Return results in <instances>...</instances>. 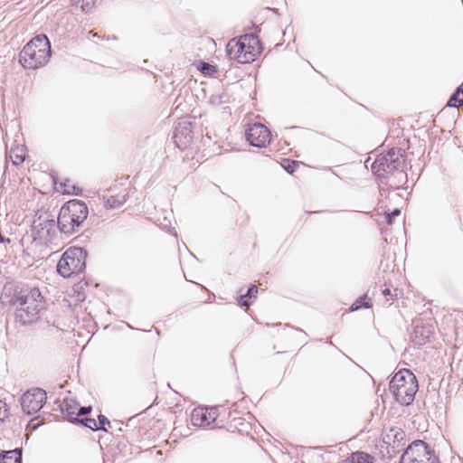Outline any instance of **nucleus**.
Wrapping results in <instances>:
<instances>
[{
	"instance_id": "nucleus-24",
	"label": "nucleus",
	"mask_w": 463,
	"mask_h": 463,
	"mask_svg": "<svg viewBox=\"0 0 463 463\" xmlns=\"http://www.w3.org/2000/svg\"><path fill=\"white\" fill-rule=\"evenodd\" d=\"M76 422L80 423L92 430H99L98 421L93 418H84L81 420L79 419V420Z\"/></svg>"
},
{
	"instance_id": "nucleus-6",
	"label": "nucleus",
	"mask_w": 463,
	"mask_h": 463,
	"mask_svg": "<svg viewBox=\"0 0 463 463\" xmlns=\"http://www.w3.org/2000/svg\"><path fill=\"white\" fill-rule=\"evenodd\" d=\"M86 252L80 247H70L57 264V271L63 278L78 275L85 269Z\"/></svg>"
},
{
	"instance_id": "nucleus-30",
	"label": "nucleus",
	"mask_w": 463,
	"mask_h": 463,
	"mask_svg": "<svg viewBox=\"0 0 463 463\" xmlns=\"http://www.w3.org/2000/svg\"><path fill=\"white\" fill-rule=\"evenodd\" d=\"M401 211L399 209H394L392 213H386V222L389 225L392 224V218L400 215Z\"/></svg>"
},
{
	"instance_id": "nucleus-4",
	"label": "nucleus",
	"mask_w": 463,
	"mask_h": 463,
	"mask_svg": "<svg viewBox=\"0 0 463 463\" xmlns=\"http://www.w3.org/2000/svg\"><path fill=\"white\" fill-rule=\"evenodd\" d=\"M88 213V207L84 202L70 200L59 212L58 227L62 232L71 234L86 220Z\"/></svg>"
},
{
	"instance_id": "nucleus-5",
	"label": "nucleus",
	"mask_w": 463,
	"mask_h": 463,
	"mask_svg": "<svg viewBox=\"0 0 463 463\" xmlns=\"http://www.w3.org/2000/svg\"><path fill=\"white\" fill-rule=\"evenodd\" d=\"M390 391L401 404H411L418 391L416 376L408 369L398 371L390 382Z\"/></svg>"
},
{
	"instance_id": "nucleus-1",
	"label": "nucleus",
	"mask_w": 463,
	"mask_h": 463,
	"mask_svg": "<svg viewBox=\"0 0 463 463\" xmlns=\"http://www.w3.org/2000/svg\"><path fill=\"white\" fill-rule=\"evenodd\" d=\"M3 306H16L14 320L22 326L36 322L45 308V298L38 287L5 286L0 295Z\"/></svg>"
},
{
	"instance_id": "nucleus-19",
	"label": "nucleus",
	"mask_w": 463,
	"mask_h": 463,
	"mask_svg": "<svg viewBox=\"0 0 463 463\" xmlns=\"http://www.w3.org/2000/svg\"><path fill=\"white\" fill-rule=\"evenodd\" d=\"M343 463H373V458L364 452L352 453Z\"/></svg>"
},
{
	"instance_id": "nucleus-23",
	"label": "nucleus",
	"mask_w": 463,
	"mask_h": 463,
	"mask_svg": "<svg viewBox=\"0 0 463 463\" xmlns=\"http://www.w3.org/2000/svg\"><path fill=\"white\" fill-rule=\"evenodd\" d=\"M71 2L84 12H88L95 5V0H71Z\"/></svg>"
},
{
	"instance_id": "nucleus-31",
	"label": "nucleus",
	"mask_w": 463,
	"mask_h": 463,
	"mask_svg": "<svg viewBox=\"0 0 463 463\" xmlns=\"http://www.w3.org/2000/svg\"><path fill=\"white\" fill-rule=\"evenodd\" d=\"M243 403H247V401L245 399H242L241 401V403H235L233 411L230 413V416L232 417V421L235 422L237 420V417L233 414L237 413L238 408L242 405Z\"/></svg>"
},
{
	"instance_id": "nucleus-14",
	"label": "nucleus",
	"mask_w": 463,
	"mask_h": 463,
	"mask_svg": "<svg viewBox=\"0 0 463 463\" xmlns=\"http://www.w3.org/2000/svg\"><path fill=\"white\" fill-rule=\"evenodd\" d=\"M54 187L58 193L67 195H79L82 192V189L70 178L55 179Z\"/></svg>"
},
{
	"instance_id": "nucleus-29",
	"label": "nucleus",
	"mask_w": 463,
	"mask_h": 463,
	"mask_svg": "<svg viewBox=\"0 0 463 463\" xmlns=\"http://www.w3.org/2000/svg\"><path fill=\"white\" fill-rule=\"evenodd\" d=\"M9 415L6 404L0 401V422H3Z\"/></svg>"
},
{
	"instance_id": "nucleus-10",
	"label": "nucleus",
	"mask_w": 463,
	"mask_h": 463,
	"mask_svg": "<svg viewBox=\"0 0 463 463\" xmlns=\"http://www.w3.org/2000/svg\"><path fill=\"white\" fill-rule=\"evenodd\" d=\"M128 197V185L123 183H115L103 194L104 206L107 209H115L122 206Z\"/></svg>"
},
{
	"instance_id": "nucleus-21",
	"label": "nucleus",
	"mask_w": 463,
	"mask_h": 463,
	"mask_svg": "<svg viewBox=\"0 0 463 463\" xmlns=\"http://www.w3.org/2000/svg\"><path fill=\"white\" fill-rule=\"evenodd\" d=\"M447 105L449 107L458 108L463 105V82L457 89L455 93L450 97Z\"/></svg>"
},
{
	"instance_id": "nucleus-13",
	"label": "nucleus",
	"mask_w": 463,
	"mask_h": 463,
	"mask_svg": "<svg viewBox=\"0 0 463 463\" xmlns=\"http://www.w3.org/2000/svg\"><path fill=\"white\" fill-rule=\"evenodd\" d=\"M61 410L64 418L75 423L79 420L80 415L90 413L92 409L91 407H80V404L72 399H65L61 405Z\"/></svg>"
},
{
	"instance_id": "nucleus-17",
	"label": "nucleus",
	"mask_w": 463,
	"mask_h": 463,
	"mask_svg": "<svg viewBox=\"0 0 463 463\" xmlns=\"http://www.w3.org/2000/svg\"><path fill=\"white\" fill-rule=\"evenodd\" d=\"M0 463H22V449H15L0 453Z\"/></svg>"
},
{
	"instance_id": "nucleus-16",
	"label": "nucleus",
	"mask_w": 463,
	"mask_h": 463,
	"mask_svg": "<svg viewBox=\"0 0 463 463\" xmlns=\"http://www.w3.org/2000/svg\"><path fill=\"white\" fill-rule=\"evenodd\" d=\"M433 335L431 325H417L413 329L412 340L417 345H424L430 341Z\"/></svg>"
},
{
	"instance_id": "nucleus-11",
	"label": "nucleus",
	"mask_w": 463,
	"mask_h": 463,
	"mask_svg": "<svg viewBox=\"0 0 463 463\" xmlns=\"http://www.w3.org/2000/svg\"><path fill=\"white\" fill-rule=\"evenodd\" d=\"M247 140L253 146L265 147L271 141V132L263 124L254 123L250 125L246 132Z\"/></svg>"
},
{
	"instance_id": "nucleus-8",
	"label": "nucleus",
	"mask_w": 463,
	"mask_h": 463,
	"mask_svg": "<svg viewBox=\"0 0 463 463\" xmlns=\"http://www.w3.org/2000/svg\"><path fill=\"white\" fill-rule=\"evenodd\" d=\"M398 165V152L392 148L377 156L372 165V171L379 177H386L389 174H392L396 170Z\"/></svg>"
},
{
	"instance_id": "nucleus-7",
	"label": "nucleus",
	"mask_w": 463,
	"mask_h": 463,
	"mask_svg": "<svg viewBox=\"0 0 463 463\" xmlns=\"http://www.w3.org/2000/svg\"><path fill=\"white\" fill-rule=\"evenodd\" d=\"M400 463H439L430 446L422 440L413 441L402 456Z\"/></svg>"
},
{
	"instance_id": "nucleus-3",
	"label": "nucleus",
	"mask_w": 463,
	"mask_h": 463,
	"mask_svg": "<svg viewBox=\"0 0 463 463\" xmlns=\"http://www.w3.org/2000/svg\"><path fill=\"white\" fill-rule=\"evenodd\" d=\"M226 52L231 60L250 63L260 54L261 44L256 35L244 34L231 40L226 45Z\"/></svg>"
},
{
	"instance_id": "nucleus-12",
	"label": "nucleus",
	"mask_w": 463,
	"mask_h": 463,
	"mask_svg": "<svg viewBox=\"0 0 463 463\" xmlns=\"http://www.w3.org/2000/svg\"><path fill=\"white\" fill-rule=\"evenodd\" d=\"M218 416L216 408L197 407L192 411L191 422L194 426L208 427L216 423Z\"/></svg>"
},
{
	"instance_id": "nucleus-15",
	"label": "nucleus",
	"mask_w": 463,
	"mask_h": 463,
	"mask_svg": "<svg viewBox=\"0 0 463 463\" xmlns=\"http://www.w3.org/2000/svg\"><path fill=\"white\" fill-rule=\"evenodd\" d=\"M383 441L388 446L398 448L404 438V432L396 427L385 429L383 432Z\"/></svg>"
},
{
	"instance_id": "nucleus-9",
	"label": "nucleus",
	"mask_w": 463,
	"mask_h": 463,
	"mask_svg": "<svg viewBox=\"0 0 463 463\" xmlns=\"http://www.w3.org/2000/svg\"><path fill=\"white\" fill-rule=\"evenodd\" d=\"M46 401L47 394L44 390L41 388H32L22 396V409L28 415L35 414L43 407Z\"/></svg>"
},
{
	"instance_id": "nucleus-33",
	"label": "nucleus",
	"mask_w": 463,
	"mask_h": 463,
	"mask_svg": "<svg viewBox=\"0 0 463 463\" xmlns=\"http://www.w3.org/2000/svg\"><path fill=\"white\" fill-rule=\"evenodd\" d=\"M246 415H247L248 417H250V411H247Z\"/></svg>"
},
{
	"instance_id": "nucleus-18",
	"label": "nucleus",
	"mask_w": 463,
	"mask_h": 463,
	"mask_svg": "<svg viewBox=\"0 0 463 463\" xmlns=\"http://www.w3.org/2000/svg\"><path fill=\"white\" fill-rule=\"evenodd\" d=\"M26 156V149L24 146H15L11 147L9 152V157L14 165H21Z\"/></svg>"
},
{
	"instance_id": "nucleus-25",
	"label": "nucleus",
	"mask_w": 463,
	"mask_h": 463,
	"mask_svg": "<svg viewBox=\"0 0 463 463\" xmlns=\"http://www.w3.org/2000/svg\"><path fill=\"white\" fill-rule=\"evenodd\" d=\"M383 294L384 296H389L392 300L398 299L403 296V292L402 289L395 288L392 291L386 288L383 290Z\"/></svg>"
},
{
	"instance_id": "nucleus-2",
	"label": "nucleus",
	"mask_w": 463,
	"mask_h": 463,
	"mask_svg": "<svg viewBox=\"0 0 463 463\" xmlns=\"http://www.w3.org/2000/svg\"><path fill=\"white\" fill-rule=\"evenodd\" d=\"M52 55L48 37L39 34L31 39L19 53V63L28 70H37L45 66Z\"/></svg>"
},
{
	"instance_id": "nucleus-26",
	"label": "nucleus",
	"mask_w": 463,
	"mask_h": 463,
	"mask_svg": "<svg viewBox=\"0 0 463 463\" xmlns=\"http://www.w3.org/2000/svg\"><path fill=\"white\" fill-rule=\"evenodd\" d=\"M198 69L205 75H212L217 71L215 66L206 62H201L200 67H198Z\"/></svg>"
},
{
	"instance_id": "nucleus-20",
	"label": "nucleus",
	"mask_w": 463,
	"mask_h": 463,
	"mask_svg": "<svg viewBox=\"0 0 463 463\" xmlns=\"http://www.w3.org/2000/svg\"><path fill=\"white\" fill-rule=\"evenodd\" d=\"M373 307L372 298L367 295H364L358 298L350 307V311L354 312L358 311L361 308H371Z\"/></svg>"
},
{
	"instance_id": "nucleus-28",
	"label": "nucleus",
	"mask_w": 463,
	"mask_h": 463,
	"mask_svg": "<svg viewBox=\"0 0 463 463\" xmlns=\"http://www.w3.org/2000/svg\"><path fill=\"white\" fill-rule=\"evenodd\" d=\"M282 167L288 173L292 174L295 172L298 167V163L296 161L287 160L282 163Z\"/></svg>"
},
{
	"instance_id": "nucleus-27",
	"label": "nucleus",
	"mask_w": 463,
	"mask_h": 463,
	"mask_svg": "<svg viewBox=\"0 0 463 463\" xmlns=\"http://www.w3.org/2000/svg\"><path fill=\"white\" fill-rule=\"evenodd\" d=\"M97 421L99 430L108 431L107 426H110V421L107 419L106 416L102 414L99 415Z\"/></svg>"
},
{
	"instance_id": "nucleus-22",
	"label": "nucleus",
	"mask_w": 463,
	"mask_h": 463,
	"mask_svg": "<svg viewBox=\"0 0 463 463\" xmlns=\"http://www.w3.org/2000/svg\"><path fill=\"white\" fill-rule=\"evenodd\" d=\"M257 294H258V288L255 285H251L249 288L247 293L241 297V298L239 300V304L241 307H249L251 304L250 299L251 298L255 299L257 298Z\"/></svg>"
},
{
	"instance_id": "nucleus-32",
	"label": "nucleus",
	"mask_w": 463,
	"mask_h": 463,
	"mask_svg": "<svg viewBox=\"0 0 463 463\" xmlns=\"http://www.w3.org/2000/svg\"><path fill=\"white\" fill-rule=\"evenodd\" d=\"M90 33L92 34L94 37L98 36V34L96 33H93L92 31H90Z\"/></svg>"
}]
</instances>
